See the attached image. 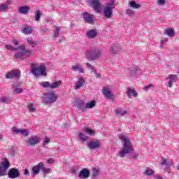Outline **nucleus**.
Wrapping results in <instances>:
<instances>
[{
    "label": "nucleus",
    "instance_id": "obj_1",
    "mask_svg": "<svg viewBox=\"0 0 179 179\" xmlns=\"http://www.w3.org/2000/svg\"><path fill=\"white\" fill-rule=\"evenodd\" d=\"M119 138L124 142L122 150L117 153V156L121 159L127 156L128 159H134V160H136L138 159V153H132L135 148H134V145L131 141L129 140L127 136L120 134Z\"/></svg>",
    "mask_w": 179,
    "mask_h": 179
},
{
    "label": "nucleus",
    "instance_id": "obj_2",
    "mask_svg": "<svg viewBox=\"0 0 179 179\" xmlns=\"http://www.w3.org/2000/svg\"><path fill=\"white\" fill-rule=\"evenodd\" d=\"M6 48L8 51H18L15 53V58L17 59H23V58H29L30 55H33V51L30 49H26V46L24 45H21L20 46H17V48L13 47L12 45L7 44L5 45ZM20 50V51H19Z\"/></svg>",
    "mask_w": 179,
    "mask_h": 179
},
{
    "label": "nucleus",
    "instance_id": "obj_3",
    "mask_svg": "<svg viewBox=\"0 0 179 179\" xmlns=\"http://www.w3.org/2000/svg\"><path fill=\"white\" fill-rule=\"evenodd\" d=\"M115 1L110 0L109 3H107L105 8L103 10V15L106 19H111L113 16V10L115 9Z\"/></svg>",
    "mask_w": 179,
    "mask_h": 179
},
{
    "label": "nucleus",
    "instance_id": "obj_4",
    "mask_svg": "<svg viewBox=\"0 0 179 179\" xmlns=\"http://www.w3.org/2000/svg\"><path fill=\"white\" fill-rule=\"evenodd\" d=\"M101 52H103L101 49H99V48L90 49L85 52V55H87V59H90V61H93L94 59H97V58H99L101 55Z\"/></svg>",
    "mask_w": 179,
    "mask_h": 179
},
{
    "label": "nucleus",
    "instance_id": "obj_5",
    "mask_svg": "<svg viewBox=\"0 0 179 179\" xmlns=\"http://www.w3.org/2000/svg\"><path fill=\"white\" fill-rule=\"evenodd\" d=\"M31 66V72L34 76H36V78H38V76H47V73H45L47 68H45V66L37 67L36 64H32Z\"/></svg>",
    "mask_w": 179,
    "mask_h": 179
},
{
    "label": "nucleus",
    "instance_id": "obj_6",
    "mask_svg": "<svg viewBox=\"0 0 179 179\" xmlns=\"http://www.w3.org/2000/svg\"><path fill=\"white\" fill-rule=\"evenodd\" d=\"M1 160L2 162L0 163V177H3L6 174V170L10 166V162L6 157L2 158Z\"/></svg>",
    "mask_w": 179,
    "mask_h": 179
},
{
    "label": "nucleus",
    "instance_id": "obj_7",
    "mask_svg": "<svg viewBox=\"0 0 179 179\" xmlns=\"http://www.w3.org/2000/svg\"><path fill=\"white\" fill-rule=\"evenodd\" d=\"M46 97L45 98V101L46 104H52L57 101V99H58V96H57V94H55V92L50 91L45 94Z\"/></svg>",
    "mask_w": 179,
    "mask_h": 179
},
{
    "label": "nucleus",
    "instance_id": "obj_8",
    "mask_svg": "<svg viewBox=\"0 0 179 179\" xmlns=\"http://www.w3.org/2000/svg\"><path fill=\"white\" fill-rule=\"evenodd\" d=\"M165 80L168 82V86L171 89L173 85L178 80V76L175 74H169L167 78H165Z\"/></svg>",
    "mask_w": 179,
    "mask_h": 179
},
{
    "label": "nucleus",
    "instance_id": "obj_9",
    "mask_svg": "<svg viewBox=\"0 0 179 179\" xmlns=\"http://www.w3.org/2000/svg\"><path fill=\"white\" fill-rule=\"evenodd\" d=\"M83 18L85 23L88 24H93L94 23V15L87 12L83 14Z\"/></svg>",
    "mask_w": 179,
    "mask_h": 179
},
{
    "label": "nucleus",
    "instance_id": "obj_10",
    "mask_svg": "<svg viewBox=\"0 0 179 179\" xmlns=\"http://www.w3.org/2000/svg\"><path fill=\"white\" fill-rule=\"evenodd\" d=\"M13 78L19 79L20 78V71L13 70L6 74V79H13Z\"/></svg>",
    "mask_w": 179,
    "mask_h": 179
},
{
    "label": "nucleus",
    "instance_id": "obj_11",
    "mask_svg": "<svg viewBox=\"0 0 179 179\" xmlns=\"http://www.w3.org/2000/svg\"><path fill=\"white\" fill-rule=\"evenodd\" d=\"M8 176L9 178L11 179L17 178V177L20 176V172L19 171V169L16 168H12L9 169Z\"/></svg>",
    "mask_w": 179,
    "mask_h": 179
},
{
    "label": "nucleus",
    "instance_id": "obj_12",
    "mask_svg": "<svg viewBox=\"0 0 179 179\" xmlns=\"http://www.w3.org/2000/svg\"><path fill=\"white\" fill-rule=\"evenodd\" d=\"M25 142L29 146H36L40 142V138L37 136H34L31 138H28L27 140H25Z\"/></svg>",
    "mask_w": 179,
    "mask_h": 179
},
{
    "label": "nucleus",
    "instance_id": "obj_13",
    "mask_svg": "<svg viewBox=\"0 0 179 179\" xmlns=\"http://www.w3.org/2000/svg\"><path fill=\"white\" fill-rule=\"evenodd\" d=\"M75 106L77 108V110L79 111H82V113H85V110H86V105H85V101L78 99L75 102Z\"/></svg>",
    "mask_w": 179,
    "mask_h": 179
},
{
    "label": "nucleus",
    "instance_id": "obj_14",
    "mask_svg": "<svg viewBox=\"0 0 179 179\" xmlns=\"http://www.w3.org/2000/svg\"><path fill=\"white\" fill-rule=\"evenodd\" d=\"M89 3L93 8L94 10H96L98 13H100V1L99 0H89Z\"/></svg>",
    "mask_w": 179,
    "mask_h": 179
},
{
    "label": "nucleus",
    "instance_id": "obj_15",
    "mask_svg": "<svg viewBox=\"0 0 179 179\" xmlns=\"http://www.w3.org/2000/svg\"><path fill=\"white\" fill-rule=\"evenodd\" d=\"M87 148L90 150H96L100 148V142L99 141H90L87 144Z\"/></svg>",
    "mask_w": 179,
    "mask_h": 179
},
{
    "label": "nucleus",
    "instance_id": "obj_16",
    "mask_svg": "<svg viewBox=\"0 0 179 179\" xmlns=\"http://www.w3.org/2000/svg\"><path fill=\"white\" fill-rule=\"evenodd\" d=\"M102 94H103L106 99H109L110 100H113V99H114V95H113L108 87H103L102 90Z\"/></svg>",
    "mask_w": 179,
    "mask_h": 179
},
{
    "label": "nucleus",
    "instance_id": "obj_17",
    "mask_svg": "<svg viewBox=\"0 0 179 179\" xmlns=\"http://www.w3.org/2000/svg\"><path fill=\"white\" fill-rule=\"evenodd\" d=\"M78 177L79 178H89V177H90V171L89 169H83L80 171Z\"/></svg>",
    "mask_w": 179,
    "mask_h": 179
},
{
    "label": "nucleus",
    "instance_id": "obj_18",
    "mask_svg": "<svg viewBox=\"0 0 179 179\" xmlns=\"http://www.w3.org/2000/svg\"><path fill=\"white\" fill-rule=\"evenodd\" d=\"M30 12V7L29 6H22L18 8V13L20 15H27Z\"/></svg>",
    "mask_w": 179,
    "mask_h": 179
},
{
    "label": "nucleus",
    "instance_id": "obj_19",
    "mask_svg": "<svg viewBox=\"0 0 179 179\" xmlns=\"http://www.w3.org/2000/svg\"><path fill=\"white\" fill-rule=\"evenodd\" d=\"M83 86H85V79H83V78H80L76 83L74 89L75 90H79V89H80V87H83Z\"/></svg>",
    "mask_w": 179,
    "mask_h": 179
},
{
    "label": "nucleus",
    "instance_id": "obj_20",
    "mask_svg": "<svg viewBox=\"0 0 179 179\" xmlns=\"http://www.w3.org/2000/svg\"><path fill=\"white\" fill-rule=\"evenodd\" d=\"M44 166V162H40L38 165L34 166L32 169L33 173L35 176L40 173V170H41L42 167Z\"/></svg>",
    "mask_w": 179,
    "mask_h": 179
},
{
    "label": "nucleus",
    "instance_id": "obj_21",
    "mask_svg": "<svg viewBox=\"0 0 179 179\" xmlns=\"http://www.w3.org/2000/svg\"><path fill=\"white\" fill-rule=\"evenodd\" d=\"M127 96H128V97H129V98H131L132 96L138 97V93L136 92V91H135V90L129 87L127 88Z\"/></svg>",
    "mask_w": 179,
    "mask_h": 179
},
{
    "label": "nucleus",
    "instance_id": "obj_22",
    "mask_svg": "<svg viewBox=\"0 0 179 179\" xmlns=\"http://www.w3.org/2000/svg\"><path fill=\"white\" fill-rule=\"evenodd\" d=\"M86 34L88 38H94L97 36V31L96 29H90L87 31Z\"/></svg>",
    "mask_w": 179,
    "mask_h": 179
},
{
    "label": "nucleus",
    "instance_id": "obj_23",
    "mask_svg": "<svg viewBox=\"0 0 179 179\" xmlns=\"http://www.w3.org/2000/svg\"><path fill=\"white\" fill-rule=\"evenodd\" d=\"M21 32L22 34L29 35L33 33V27H24L22 30Z\"/></svg>",
    "mask_w": 179,
    "mask_h": 179
},
{
    "label": "nucleus",
    "instance_id": "obj_24",
    "mask_svg": "<svg viewBox=\"0 0 179 179\" xmlns=\"http://www.w3.org/2000/svg\"><path fill=\"white\" fill-rule=\"evenodd\" d=\"M72 69L74 72H80V73H85V69L80 64L77 66H72Z\"/></svg>",
    "mask_w": 179,
    "mask_h": 179
},
{
    "label": "nucleus",
    "instance_id": "obj_25",
    "mask_svg": "<svg viewBox=\"0 0 179 179\" xmlns=\"http://www.w3.org/2000/svg\"><path fill=\"white\" fill-rule=\"evenodd\" d=\"M118 44H113L110 48V54H117L118 52Z\"/></svg>",
    "mask_w": 179,
    "mask_h": 179
},
{
    "label": "nucleus",
    "instance_id": "obj_26",
    "mask_svg": "<svg viewBox=\"0 0 179 179\" xmlns=\"http://www.w3.org/2000/svg\"><path fill=\"white\" fill-rule=\"evenodd\" d=\"M62 84V81H55L52 85H50V89H57V87H59Z\"/></svg>",
    "mask_w": 179,
    "mask_h": 179
},
{
    "label": "nucleus",
    "instance_id": "obj_27",
    "mask_svg": "<svg viewBox=\"0 0 179 179\" xmlns=\"http://www.w3.org/2000/svg\"><path fill=\"white\" fill-rule=\"evenodd\" d=\"M93 107H96V100H92L85 104V110L87 108H93Z\"/></svg>",
    "mask_w": 179,
    "mask_h": 179
},
{
    "label": "nucleus",
    "instance_id": "obj_28",
    "mask_svg": "<svg viewBox=\"0 0 179 179\" xmlns=\"http://www.w3.org/2000/svg\"><path fill=\"white\" fill-rule=\"evenodd\" d=\"M42 15L43 14L41 13V11L40 10H38L37 11L35 12L34 19L36 22L40 21V19L41 18Z\"/></svg>",
    "mask_w": 179,
    "mask_h": 179
},
{
    "label": "nucleus",
    "instance_id": "obj_29",
    "mask_svg": "<svg viewBox=\"0 0 179 179\" xmlns=\"http://www.w3.org/2000/svg\"><path fill=\"white\" fill-rule=\"evenodd\" d=\"M166 34H167L168 37H174L176 34L174 33V29H168L166 30Z\"/></svg>",
    "mask_w": 179,
    "mask_h": 179
},
{
    "label": "nucleus",
    "instance_id": "obj_30",
    "mask_svg": "<svg viewBox=\"0 0 179 179\" xmlns=\"http://www.w3.org/2000/svg\"><path fill=\"white\" fill-rule=\"evenodd\" d=\"M130 7L133 9H139L141 8V5L136 3L134 1H130Z\"/></svg>",
    "mask_w": 179,
    "mask_h": 179
},
{
    "label": "nucleus",
    "instance_id": "obj_31",
    "mask_svg": "<svg viewBox=\"0 0 179 179\" xmlns=\"http://www.w3.org/2000/svg\"><path fill=\"white\" fill-rule=\"evenodd\" d=\"M40 85L42 87H44V89H48V87H51V84L48 81H43Z\"/></svg>",
    "mask_w": 179,
    "mask_h": 179
},
{
    "label": "nucleus",
    "instance_id": "obj_32",
    "mask_svg": "<svg viewBox=\"0 0 179 179\" xmlns=\"http://www.w3.org/2000/svg\"><path fill=\"white\" fill-rule=\"evenodd\" d=\"M9 10V7L6 4L2 3L0 4V12H6V10Z\"/></svg>",
    "mask_w": 179,
    "mask_h": 179
},
{
    "label": "nucleus",
    "instance_id": "obj_33",
    "mask_svg": "<svg viewBox=\"0 0 179 179\" xmlns=\"http://www.w3.org/2000/svg\"><path fill=\"white\" fill-rule=\"evenodd\" d=\"M145 176H153L155 174V171L149 168H148L145 171H144Z\"/></svg>",
    "mask_w": 179,
    "mask_h": 179
},
{
    "label": "nucleus",
    "instance_id": "obj_34",
    "mask_svg": "<svg viewBox=\"0 0 179 179\" xmlns=\"http://www.w3.org/2000/svg\"><path fill=\"white\" fill-rule=\"evenodd\" d=\"M115 114L117 115H125L128 112L127 110H120L118 109L115 110Z\"/></svg>",
    "mask_w": 179,
    "mask_h": 179
},
{
    "label": "nucleus",
    "instance_id": "obj_35",
    "mask_svg": "<svg viewBox=\"0 0 179 179\" xmlns=\"http://www.w3.org/2000/svg\"><path fill=\"white\" fill-rule=\"evenodd\" d=\"M41 171H43V173H44L45 174H50V173H51V169L45 168L43 164V166L41 169Z\"/></svg>",
    "mask_w": 179,
    "mask_h": 179
},
{
    "label": "nucleus",
    "instance_id": "obj_36",
    "mask_svg": "<svg viewBox=\"0 0 179 179\" xmlns=\"http://www.w3.org/2000/svg\"><path fill=\"white\" fill-rule=\"evenodd\" d=\"M27 41L29 45H37V43H35V41L30 37L27 38Z\"/></svg>",
    "mask_w": 179,
    "mask_h": 179
},
{
    "label": "nucleus",
    "instance_id": "obj_37",
    "mask_svg": "<svg viewBox=\"0 0 179 179\" xmlns=\"http://www.w3.org/2000/svg\"><path fill=\"white\" fill-rule=\"evenodd\" d=\"M59 30H61V27H56L55 30L54 31V37H59Z\"/></svg>",
    "mask_w": 179,
    "mask_h": 179
},
{
    "label": "nucleus",
    "instance_id": "obj_38",
    "mask_svg": "<svg viewBox=\"0 0 179 179\" xmlns=\"http://www.w3.org/2000/svg\"><path fill=\"white\" fill-rule=\"evenodd\" d=\"M138 72V66H134L131 71H130V75L133 76V75H135V73H137Z\"/></svg>",
    "mask_w": 179,
    "mask_h": 179
},
{
    "label": "nucleus",
    "instance_id": "obj_39",
    "mask_svg": "<svg viewBox=\"0 0 179 179\" xmlns=\"http://www.w3.org/2000/svg\"><path fill=\"white\" fill-rule=\"evenodd\" d=\"M28 108H29V111H31L32 113H34L36 111V108H34V104L29 103L28 105Z\"/></svg>",
    "mask_w": 179,
    "mask_h": 179
},
{
    "label": "nucleus",
    "instance_id": "obj_40",
    "mask_svg": "<svg viewBox=\"0 0 179 179\" xmlns=\"http://www.w3.org/2000/svg\"><path fill=\"white\" fill-rule=\"evenodd\" d=\"M15 94H20V93H23V89L20 87L15 88Z\"/></svg>",
    "mask_w": 179,
    "mask_h": 179
},
{
    "label": "nucleus",
    "instance_id": "obj_41",
    "mask_svg": "<svg viewBox=\"0 0 179 179\" xmlns=\"http://www.w3.org/2000/svg\"><path fill=\"white\" fill-rule=\"evenodd\" d=\"M157 5L159 6H164L166 4V0H157Z\"/></svg>",
    "mask_w": 179,
    "mask_h": 179
},
{
    "label": "nucleus",
    "instance_id": "obj_42",
    "mask_svg": "<svg viewBox=\"0 0 179 179\" xmlns=\"http://www.w3.org/2000/svg\"><path fill=\"white\" fill-rule=\"evenodd\" d=\"M20 134H22V135H24V136H29V131H27V129H21Z\"/></svg>",
    "mask_w": 179,
    "mask_h": 179
},
{
    "label": "nucleus",
    "instance_id": "obj_43",
    "mask_svg": "<svg viewBox=\"0 0 179 179\" xmlns=\"http://www.w3.org/2000/svg\"><path fill=\"white\" fill-rule=\"evenodd\" d=\"M79 138H80V139H81V141H87V136H86L83 134H80Z\"/></svg>",
    "mask_w": 179,
    "mask_h": 179
},
{
    "label": "nucleus",
    "instance_id": "obj_44",
    "mask_svg": "<svg viewBox=\"0 0 179 179\" xmlns=\"http://www.w3.org/2000/svg\"><path fill=\"white\" fill-rule=\"evenodd\" d=\"M97 176H99V170L94 169L93 170V172H92V177H93L94 178H96L97 177Z\"/></svg>",
    "mask_w": 179,
    "mask_h": 179
},
{
    "label": "nucleus",
    "instance_id": "obj_45",
    "mask_svg": "<svg viewBox=\"0 0 179 179\" xmlns=\"http://www.w3.org/2000/svg\"><path fill=\"white\" fill-rule=\"evenodd\" d=\"M47 143H50V138H48V137L45 138V140L42 144V146L44 147L47 145Z\"/></svg>",
    "mask_w": 179,
    "mask_h": 179
},
{
    "label": "nucleus",
    "instance_id": "obj_46",
    "mask_svg": "<svg viewBox=\"0 0 179 179\" xmlns=\"http://www.w3.org/2000/svg\"><path fill=\"white\" fill-rule=\"evenodd\" d=\"M12 130H13V132H14L15 134H20L22 131V129H19L16 127H13Z\"/></svg>",
    "mask_w": 179,
    "mask_h": 179
},
{
    "label": "nucleus",
    "instance_id": "obj_47",
    "mask_svg": "<svg viewBox=\"0 0 179 179\" xmlns=\"http://www.w3.org/2000/svg\"><path fill=\"white\" fill-rule=\"evenodd\" d=\"M85 132H87V134H88V135H92V134H94L93 130H92V129H89V128H86L85 129Z\"/></svg>",
    "mask_w": 179,
    "mask_h": 179
},
{
    "label": "nucleus",
    "instance_id": "obj_48",
    "mask_svg": "<svg viewBox=\"0 0 179 179\" xmlns=\"http://www.w3.org/2000/svg\"><path fill=\"white\" fill-rule=\"evenodd\" d=\"M12 43L15 47H20V45H19V41H17V40L14 39L12 41Z\"/></svg>",
    "mask_w": 179,
    "mask_h": 179
},
{
    "label": "nucleus",
    "instance_id": "obj_49",
    "mask_svg": "<svg viewBox=\"0 0 179 179\" xmlns=\"http://www.w3.org/2000/svg\"><path fill=\"white\" fill-rule=\"evenodd\" d=\"M19 87H20V83H14L13 84V89H17Z\"/></svg>",
    "mask_w": 179,
    "mask_h": 179
},
{
    "label": "nucleus",
    "instance_id": "obj_50",
    "mask_svg": "<svg viewBox=\"0 0 179 179\" xmlns=\"http://www.w3.org/2000/svg\"><path fill=\"white\" fill-rule=\"evenodd\" d=\"M41 31H43V33H47V31H48V29L45 27H41Z\"/></svg>",
    "mask_w": 179,
    "mask_h": 179
},
{
    "label": "nucleus",
    "instance_id": "obj_51",
    "mask_svg": "<svg viewBox=\"0 0 179 179\" xmlns=\"http://www.w3.org/2000/svg\"><path fill=\"white\" fill-rule=\"evenodd\" d=\"M47 163L48 164H54V159H52V158H49L47 160Z\"/></svg>",
    "mask_w": 179,
    "mask_h": 179
},
{
    "label": "nucleus",
    "instance_id": "obj_52",
    "mask_svg": "<svg viewBox=\"0 0 179 179\" xmlns=\"http://www.w3.org/2000/svg\"><path fill=\"white\" fill-rule=\"evenodd\" d=\"M151 87H153V85L150 84L149 85L145 86L144 87V90H149Z\"/></svg>",
    "mask_w": 179,
    "mask_h": 179
},
{
    "label": "nucleus",
    "instance_id": "obj_53",
    "mask_svg": "<svg viewBox=\"0 0 179 179\" xmlns=\"http://www.w3.org/2000/svg\"><path fill=\"white\" fill-rule=\"evenodd\" d=\"M8 100V99L6 97H3V98L0 99V101H1L2 103H7Z\"/></svg>",
    "mask_w": 179,
    "mask_h": 179
},
{
    "label": "nucleus",
    "instance_id": "obj_54",
    "mask_svg": "<svg viewBox=\"0 0 179 179\" xmlns=\"http://www.w3.org/2000/svg\"><path fill=\"white\" fill-rule=\"evenodd\" d=\"M165 171H167L169 173V174H170V173H171V169H170V166H166L164 169Z\"/></svg>",
    "mask_w": 179,
    "mask_h": 179
},
{
    "label": "nucleus",
    "instance_id": "obj_55",
    "mask_svg": "<svg viewBox=\"0 0 179 179\" xmlns=\"http://www.w3.org/2000/svg\"><path fill=\"white\" fill-rule=\"evenodd\" d=\"M94 73L96 78H101V74L96 72V71H94Z\"/></svg>",
    "mask_w": 179,
    "mask_h": 179
},
{
    "label": "nucleus",
    "instance_id": "obj_56",
    "mask_svg": "<svg viewBox=\"0 0 179 179\" xmlns=\"http://www.w3.org/2000/svg\"><path fill=\"white\" fill-rule=\"evenodd\" d=\"M166 41H167V38L161 41V43H160V48H163V44H164V43L166 42Z\"/></svg>",
    "mask_w": 179,
    "mask_h": 179
},
{
    "label": "nucleus",
    "instance_id": "obj_57",
    "mask_svg": "<svg viewBox=\"0 0 179 179\" xmlns=\"http://www.w3.org/2000/svg\"><path fill=\"white\" fill-rule=\"evenodd\" d=\"M162 166H164V164H167V160L166 159H163V161L159 163Z\"/></svg>",
    "mask_w": 179,
    "mask_h": 179
},
{
    "label": "nucleus",
    "instance_id": "obj_58",
    "mask_svg": "<svg viewBox=\"0 0 179 179\" xmlns=\"http://www.w3.org/2000/svg\"><path fill=\"white\" fill-rule=\"evenodd\" d=\"M5 4H6V6H8V5H12V1L10 0H8L6 3H4Z\"/></svg>",
    "mask_w": 179,
    "mask_h": 179
},
{
    "label": "nucleus",
    "instance_id": "obj_59",
    "mask_svg": "<svg viewBox=\"0 0 179 179\" xmlns=\"http://www.w3.org/2000/svg\"><path fill=\"white\" fill-rule=\"evenodd\" d=\"M24 176H29V174H30V173L29 172V170L25 169L24 172Z\"/></svg>",
    "mask_w": 179,
    "mask_h": 179
},
{
    "label": "nucleus",
    "instance_id": "obj_60",
    "mask_svg": "<svg viewBox=\"0 0 179 179\" xmlns=\"http://www.w3.org/2000/svg\"><path fill=\"white\" fill-rule=\"evenodd\" d=\"M90 71H93L94 72V66H92V65H91V66L90 67Z\"/></svg>",
    "mask_w": 179,
    "mask_h": 179
},
{
    "label": "nucleus",
    "instance_id": "obj_61",
    "mask_svg": "<svg viewBox=\"0 0 179 179\" xmlns=\"http://www.w3.org/2000/svg\"><path fill=\"white\" fill-rule=\"evenodd\" d=\"M86 66H87L88 68H90V66H92V64H90V63H86Z\"/></svg>",
    "mask_w": 179,
    "mask_h": 179
},
{
    "label": "nucleus",
    "instance_id": "obj_62",
    "mask_svg": "<svg viewBox=\"0 0 179 179\" xmlns=\"http://www.w3.org/2000/svg\"><path fill=\"white\" fill-rule=\"evenodd\" d=\"M63 41V39H59V43H61Z\"/></svg>",
    "mask_w": 179,
    "mask_h": 179
},
{
    "label": "nucleus",
    "instance_id": "obj_63",
    "mask_svg": "<svg viewBox=\"0 0 179 179\" xmlns=\"http://www.w3.org/2000/svg\"><path fill=\"white\" fill-rule=\"evenodd\" d=\"M2 139V135L0 134V140Z\"/></svg>",
    "mask_w": 179,
    "mask_h": 179
}]
</instances>
